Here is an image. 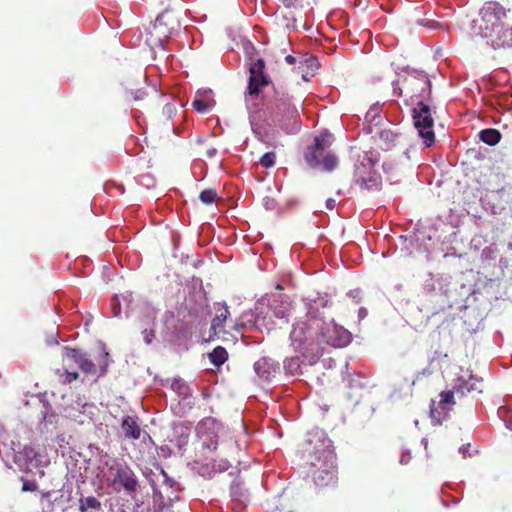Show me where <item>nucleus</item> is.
I'll return each instance as SVG.
<instances>
[{"label": "nucleus", "instance_id": "nucleus-1", "mask_svg": "<svg viewBox=\"0 0 512 512\" xmlns=\"http://www.w3.org/2000/svg\"><path fill=\"white\" fill-rule=\"evenodd\" d=\"M302 458L314 485L319 490L337 487V457L332 442L323 433H313L302 445Z\"/></svg>", "mask_w": 512, "mask_h": 512}, {"label": "nucleus", "instance_id": "nucleus-2", "mask_svg": "<svg viewBox=\"0 0 512 512\" xmlns=\"http://www.w3.org/2000/svg\"><path fill=\"white\" fill-rule=\"evenodd\" d=\"M506 11L497 2H487L480 10L477 20L478 34L493 49L512 47V26L507 25Z\"/></svg>", "mask_w": 512, "mask_h": 512}, {"label": "nucleus", "instance_id": "nucleus-3", "mask_svg": "<svg viewBox=\"0 0 512 512\" xmlns=\"http://www.w3.org/2000/svg\"><path fill=\"white\" fill-rule=\"evenodd\" d=\"M324 324L323 319L307 315L305 320L295 323L290 334L292 344L305 356H321L323 349L319 347V330Z\"/></svg>", "mask_w": 512, "mask_h": 512}, {"label": "nucleus", "instance_id": "nucleus-4", "mask_svg": "<svg viewBox=\"0 0 512 512\" xmlns=\"http://www.w3.org/2000/svg\"><path fill=\"white\" fill-rule=\"evenodd\" d=\"M290 306L291 303L286 296L267 294L257 302L256 322L267 330L274 329L276 326L273 317L287 323Z\"/></svg>", "mask_w": 512, "mask_h": 512}, {"label": "nucleus", "instance_id": "nucleus-5", "mask_svg": "<svg viewBox=\"0 0 512 512\" xmlns=\"http://www.w3.org/2000/svg\"><path fill=\"white\" fill-rule=\"evenodd\" d=\"M394 92L410 99L412 105L425 102L431 96V82L424 73H412L394 84Z\"/></svg>", "mask_w": 512, "mask_h": 512}, {"label": "nucleus", "instance_id": "nucleus-6", "mask_svg": "<svg viewBox=\"0 0 512 512\" xmlns=\"http://www.w3.org/2000/svg\"><path fill=\"white\" fill-rule=\"evenodd\" d=\"M329 136L321 135L314 139V145L307 147L304 158L311 168L323 167L326 171H333L338 165L337 157L331 153Z\"/></svg>", "mask_w": 512, "mask_h": 512}, {"label": "nucleus", "instance_id": "nucleus-7", "mask_svg": "<svg viewBox=\"0 0 512 512\" xmlns=\"http://www.w3.org/2000/svg\"><path fill=\"white\" fill-rule=\"evenodd\" d=\"M472 390L469 383L464 382L462 385L454 386L451 391H443L439 394V400H432L430 404V417L434 424L440 425L448 417L449 412L455 405V395L464 396L466 392Z\"/></svg>", "mask_w": 512, "mask_h": 512}, {"label": "nucleus", "instance_id": "nucleus-8", "mask_svg": "<svg viewBox=\"0 0 512 512\" xmlns=\"http://www.w3.org/2000/svg\"><path fill=\"white\" fill-rule=\"evenodd\" d=\"M274 113L276 120L286 133H295L300 129L299 113L289 95L278 94L275 99Z\"/></svg>", "mask_w": 512, "mask_h": 512}, {"label": "nucleus", "instance_id": "nucleus-9", "mask_svg": "<svg viewBox=\"0 0 512 512\" xmlns=\"http://www.w3.org/2000/svg\"><path fill=\"white\" fill-rule=\"evenodd\" d=\"M111 485L115 491L120 492L123 490L127 495L134 496L139 488V481L126 463L115 462L111 468Z\"/></svg>", "mask_w": 512, "mask_h": 512}, {"label": "nucleus", "instance_id": "nucleus-10", "mask_svg": "<svg viewBox=\"0 0 512 512\" xmlns=\"http://www.w3.org/2000/svg\"><path fill=\"white\" fill-rule=\"evenodd\" d=\"M412 117L414 126L419 136L424 140L425 146H432L435 142V134L433 131L434 119L431 114L430 106L419 100L418 105H415L412 110Z\"/></svg>", "mask_w": 512, "mask_h": 512}, {"label": "nucleus", "instance_id": "nucleus-11", "mask_svg": "<svg viewBox=\"0 0 512 512\" xmlns=\"http://www.w3.org/2000/svg\"><path fill=\"white\" fill-rule=\"evenodd\" d=\"M374 162L368 159V163L360 162L356 165L354 183L362 190H379L381 188V176L373 170Z\"/></svg>", "mask_w": 512, "mask_h": 512}, {"label": "nucleus", "instance_id": "nucleus-12", "mask_svg": "<svg viewBox=\"0 0 512 512\" xmlns=\"http://www.w3.org/2000/svg\"><path fill=\"white\" fill-rule=\"evenodd\" d=\"M66 360L75 362L81 371L87 375L100 377L107 371V361H105L103 365H100L98 368L95 363L86 356V354H83L74 348H68L66 350L63 361L65 362Z\"/></svg>", "mask_w": 512, "mask_h": 512}, {"label": "nucleus", "instance_id": "nucleus-13", "mask_svg": "<svg viewBox=\"0 0 512 512\" xmlns=\"http://www.w3.org/2000/svg\"><path fill=\"white\" fill-rule=\"evenodd\" d=\"M171 14L169 12H163L159 16H157L152 30L150 32V37L152 38L154 35L157 37L156 40L148 39L149 44L153 46L163 47L164 41L169 38L172 33V30L175 28L173 24L179 26L177 21H171Z\"/></svg>", "mask_w": 512, "mask_h": 512}, {"label": "nucleus", "instance_id": "nucleus-14", "mask_svg": "<svg viewBox=\"0 0 512 512\" xmlns=\"http://www.w3.org/2000/svg\"><path fill=\"white\" fill-rule=\"evenodd\" d=\"M350 342V335L343 328L332 323H325L319 330V347L326 343L333 347H343Z\"/></svg>", "mask_w": 512, "mask_h": 512}, {"label": "nucleus", "instance_id": "nucleus-15", "mask_svg": "<svg viewBox=\"0 0 512 512\" xmlns=\"http://www.w3.org/2000/svg\"><path fill=\"white\" fill-rule=\"evenodd\" d=\"M120 426L126 439L138 440L140 438L142 430L134 417H123Z\"/></svg>", "mask_w": 512, "mask_h": 512}, {"label": "nucleus", "instance_id": "nucleus-16", "mask_svg": "<svg viewBox=\"0 0 512 512\" xmlns=\"http://www.w3.org/2000/svg\"><path fill=\"white\" fill-rule=\"evenodd\" d=\"M217 314L211 322V330L214 334L219 333L224 328V323L230 315L229 308L226 304L218 303L216 306Z\"/></svg>", "mask_w": 512, "mask_h": 512}, {"label": "nucleus", "instance_id": "nucleus-17", "mask_svg": "<svg viewBox=\"0 0 512 512\" xmlns=\"http://www.w3.org/2000/svg\"><path fill=\"white\" fill-rule=\"evenodd\" d=\"M269 84V77L265 73L250 75L248 82V94L250 96H258L260 89Z\"/></svg>", "mask_w": 512, "mask_h": 512}, {"label": "nucleus", "instance_id": "nucleus-18", "mask_svg": "<svg viewBox=\"0 0 512 512\" xmlns=\"http://www.w3.org/2000/svg\"><path fill=\"white\" fill-rule=\"evenodd\" d=\"M501 137V133L497 129L493 128L483 129L479 132V139L489 146H495L498 144Z\"/></svg>", "mask_w": 512, "mask_h": 512}, {"label": "nucleus", "instance_id": "nucleus-19", "mask_svg": "<svg viewBox=\"0 0 512 512\" xmlns=\"http://www.w3.org/2000/svg\"><path fill=\"white\" fill-rule=\"evenodd\" d=\"M380 140L385 144L386 149L397 145L402 139V135L390 129H384L379 134Z\"/></svg>", "mask_w": 512, "mask_h": 512}, {"label": "nucleus", "instance_id": "nucleus-20", "mask_svg": "<svg viewBox=\"0 0 512 512\" xmlns=\"http://www.w3.org/2000/svg\"><path fill=\"white\" fill-rule=\"evenodd\" d=\"M177 114V106L175 103H166L163 106L162 112L158 118L159 124H162L164 126H167L170 121L173 120V118Z\"/></svg>", "mask_w": 512, "mask_h": 512}, {"label": "nucleus", "instance_id": "nucleus-21", "mask_svg": "<svg viewBox=\"0 0 512 512\" xmlns=\"http://www.w3.org/2000/svg\"><path fill=\"white\" fill-rule=\"evenodd\" d=\"M228 358V353L226 349L222 346H217L213 349L211 353H209V359L211 363L216 366L220 367L223 365Z\"/></svg>", "mask_w": 512, "mask_h": 512}, {"label": "nucleus", "instance_id": "nucleus-22", "mask_svg": "<svg viewBox=\"0 0 512 512\" xmlns=\"http://www.w3.org/2000/svg\"><path fill=\"white\" fill-rule=\"evenodd\" d=\"M100 508H101L100 501L93 496H89V497L80 499V505H79L80 512H87L88 509L99 510Z\"/></svg>", "mask_w": 512, "mask_h": 512}, {"label": "nucleus", "instance_id": "nucleus-23", "mask_svg": "<svg viewBox=\"0 0 512 512\" xmlns=\"http://www.w3.org/2000/svg\"><path fill=\"white\" fill-rule=\"evenodd\" d=\"M284 369L290 375L301 373V364L298 357L286 358L284 361Z\"/></svg>", "mask_w": 512, "mask_h": 512}, {"label": "nucleus", "instance_id": "nucleus-24", "mask_svg": "<svg viewBox=\"0 0 512 512\" xmlns=\"http://www.w3.org/2000/svg\"><path fill=\"white\" fill-rule=\"evenodd\" d=\"M304 59H308L311 63H315V57L309 54H298L297 56L287 55L285 57V62L289 65H297L299 66V62L304 61Z\"/></svg>", "mask_w": 512, "mask_h": 512}, {"label": "nucleus", "instance_id": "nucleus-25", "mask_svg": "<svg viewBox=\"0 0 512 512\" xmlns=\"http://www.w3.org/2000/svg\"><path fill=\"white\" fill-rule=\"evenodd\" d=\"M199 199L204 204H212L217 199V193L214 189H205L200 193Z\"/></svg>", "mask_w": 512, "mask_h": 512}, {"label": "nucleus", "instance_id": "nucleus-26", "mask_svg": "<svg viewBox=\"0 0 512 512\" xmlns=\"http://www.w3.org/2000/svg\"><path fill=\"white\" fill-rule=\"evenodd\" d=\"M276 155L274 152H267L261 158L259 163L265 168H270L275 165Z\"/></svg>", "mask_w": 512, "mask_h": 512}, {"label": "nucleus", "instance_id": "nucleus-27", "mask_svg": "<svg viewBox=\"0 0 512 512\" xmlns=\"http://www.w3.org/2000/svg\"><path fill=\"white\" fill-rule=\"evenodd\" d=\"M265 62L263 59L259 58L256 61L252 62L249 68L250 75H256L264 73Z\"/></svg>", "mask_w": 512, "mask_h": 512}, {"label": "nucleus", "instance_id": "nucleus-28", "mask_svg": "<svg viewBox=\"0 0 512 512\" xmlns=\"http://www.w3.org/2000/svg\"><path fill=\"white\" fill-rule=\"evenodd\" d=\"M192 107L199 113H205L210 109L209 103L201 98H195Z\"/></svg>", "mask_w": 512, "mask_h": 512}, {"label": "nucleus", "instance_id": "nucleus-29", "mask_svg": "<svg viewBox=\"0 0 512 512\" xmlns=\"http://www.w3.org/2000/svg\"><path fill=\"white\" fill-rule=\"evenodd\" d=\"M172 389L175 390L179 395L186 397L189 394V387L181 380L173 381L171 385Z\"/></svg>", "mask_w": 512, "mask_h": 512}, {"label": "nucleus", "instance_id": "nucleus-30", "mask_svg": "<svg viewBox=\"0 0 512 512\" xmlns=\"http://www.w3.org/2000/svg\"><path fill=\"white\" fill-rule=\"evenodd\" d=\"M218 441L217 437L213 435L209 439H203L202 440V446L203 448L209 450V451H215L217 449Z\"/></svg>", "mask_w": 512, "mask_h": 512}, {"label": "nucleus", "instance_id": "nucleus-31", "mask_svg": "<svg viewBox=\"0 0 512 512\" xmlns=\"http://www.w3.org/2000/svg\"><path fill=\"white\" fill-rule=\"evenodd\" d=\"M267 364V361L265 359H260L258 361L255 362L254 364V369L256 371V373L262 377V378H268L269 376V373L264 371L263 373L261 372V367H265V365Z\"/></svg>", "mask_w": 512, "mask_h": 512}, {"label": "nucleus", "instance_id": "nucleus-32", "mask_svg": "<svg viewBox=\"0 0 512 512\" xmlns=\"http://www.w3.org/2000/svg\"><path fill=\"white\" fill-rule=\"evenodd\" d=\"M318 59L315 57V63H311L308 59H304V61L302 62H299V66H298V69L299 71H302L304 72V67H307L308 69L310 70H315L318 68Z\"/></svg>", "mask_w": 512, "mask_h": 512}, {"label": "nucleus", "instance_id": "nucleus-33", "mask_svg": "<svg viewBox=\"0 0 512 512\" xmlns=\"http://www.w3.org/2000/svg\"><path fill=\"white\" fill-rule=\"evenodd\" d=\"M64 376H65V378L63 380L64 383H71L79 378L78 372H76V371L70 372L68 369H65Z\"/></svg>", "mask_w": 512, "mask_h": 512}, {"label": "nucleus", "instance_id": "nucleus-34", "mask_svg": "<svg viewBox=\"0 0 512 512\" xmlns=\"http://www.w3.org/2000/svg\"><path fill=\"white\" fill-rule=\"evenodd\" d=\"M111 309H112V313L115 317L119 316L120 315V302L118 300L117 297H114L111 301Z\"/></svg>", "mask_w": 512, "mask_h": 512}, {"label": "nucleus", "instance_id": "nucleus-35", "mask_svg": "<svg viewBox=\"0 0 512 512\" xmlns=\"http://www.w3.org/2000/svg\"><path fill=\"white\" fill-rule=\"evenodd\" d=\"M287 8L297 7L302 0H280Z\"/></svg>", "mask_w": 512, "mask_h": 512}, {"label": "nucleus", "instance_id": "nucleus-36", "mask_svg": "<svg viewBox=\"0 0 512 512\" xmlns=\"http://www.w3.org/2000/svg\"><path fill=\"white\" fill-rule=\"evenodd\" d=\"M22 490L23 491H34V490H36L35 482H30V481L24 482V484L22 486Z\"/></svg>", "mask_w": 512, "mask_h": 512}, {"label": "nucleus", "instance_id": "nucleus-37", "mask_svg": "<svg viewBox=\"0 0 512 512\" xmlns=\"http://www.w3.org/2000/svg\"><path fill=\"white\" fill-rule=\"evenodd\" d=\"M144 340L147 344H150L152 342V339L154 338V335L152 333V331H145L144 332Z\"/></svg>", "mask_w": 512, "mask_h": 512}, {"label": "nucleus", "instance_id": "nucleus-38", "mask_svg": "<svg viewBox=\"0 0 512 512\" xmlns=\"http://www.w3.org/2000/svg\"><path fill=\"white\" fill-rule=\"evenodd\" d=\"M335 205H336V200H335V199H333V198H328V199L326 200V207H327L329 210L334 209Z\"/></svg>", "mask_w": 512, "mask_h": 512}, {"label": "nucleus", "instance_id": "nucleus-39", "mask_svg": "<svg viewBox=\"0 0 512 512\" xmlns=\"http://www.w3.org/2000/svg\"><path fill=\"white\" fill-rule=\"evenodd\" d=\"M383 169H384V171H385V172H387V173H391V172H393V170H394L393 165H392V164H390V163H386V162H385V163H383Z\"/></svg>", "mask_w": 512, "mask_h": 512}, {"label": "nucleus", "instance_id": "nucleus-40", "mask_svg": "<svg viewBox=\"0 0 512 512\" xmlns=\"http://www.w3.org/2000/svg\"><path fill=\"white\" fill-rule=\"evenodd\" d=\"M172 130H173V132H174V134H175V135H179V134L181 133V131H180V128H179V127H175V126H173V127H172Z\"/></svg>", "mask_w": 512, "mask_h": 512}, {"label": "nucleus", "instance_id": "nucleus-41", "mask_svg": "<svg viewBox=\"0 0 512 512\" xmlns=\"http://www.w3.org/2000/svg\"><path fill=\"white\" fill-rule=\"evenodd\" d=\"M506 422H507V427L512 430V421L507 420Z\"/></svg>", "mask_w": 512, "mask_h": 512}, {"label": "nucleus", "instance_id": "nucleus-42", "mask_svg": "<svg viewBox=\"0 0 512 512\" xmlns=\"http://www.w3.org/2000/svg\"><path fill=\"white\" fill-rule=\"evenodd\" d=\"M276 289H277V290H283V287H282L280 284H277V285H276Z\"/></svg>", "mask_w": 512, "mask_h": 512}, {"label": "nucleus", "instance_id": "nucleus-43", "mask_svg": "<svg viewBox=\"0 0 512 512\" xmlns=\"http://www.w3.org/2000/svg\"><path fill=\"white\" fill-rule=\"evenodd\" d=\"M103 356H104L105 359H107L109 355H108L107 352H105Z\"/></svg>", "mask_w": 512, "mask_h": 512}, {"label": "nucleus", "instance_id": "nucleus-44", "mask_svg": "<svg viewBox=\"0 0 512 512\" xmlns=\"http://www.w3.org/2000/svg\"><path fill=\"white\" fill-rule=\"evenodd\" d=\"M405 461H406V458H402V459L400 460V463H406Z\"/></svg>", "mask_w": 512, "mask_h": 512}, {"label": "nucleus", "instance_id": "nucleus-45", "mask_svg": "<svg viewBox=\"0 0 512 512\" xmlns=\"http://www.w3.org/2000/svg\"><path fill=\"white\" fill-rule=\"evenodd\" d=\"M405 461H406V458H402V459L400 460V463H406Z\"/></svg>", "mask_w": 512, "mask_h": 512}, {"label": "nucleus", "instance_id": "nucleus-46", "mask_svg": "<svg viewBox=\"0 0 512 512\" xmlns=\"http://www.w3.org/2000/svg\"><path fill=\"white\" fill-rule=\"evenodd\" d=\"M368 159H369V158H367V161H368ZM364 161H366V158H363V161H362V162H364Z\"/></svg>", "mask_w": 512, "mask_h": 512}]
</instances>
